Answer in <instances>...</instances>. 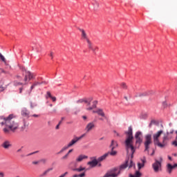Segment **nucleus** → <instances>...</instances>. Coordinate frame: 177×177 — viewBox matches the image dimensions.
<instances>
[{
    "label": "nucleus",
    "instance_id": "48",
    "mask_svg": "<svg viewBox=\"0 0 177 177\" xmlns=\"http://www.w3.org/2000/svg\"><path fill=\"white\" fill-rule=\"evenodd\" d=\"M53 53H50V56H51V59H53Z\"/></svg>",
    "mask_w": 177,
    "mask_h": 177
},
{
    "label": "nucleus",
    "instance_id": "29",
    "mask_svg": "<svg viewBox=\"0 0 177 177\" xmlns=\"http://www.w3.org/2000/svg\"><path fill=\"white\" fill-rule=\"evenodd\" d=\"M117 153V151H114V149H111V152H109V155H111V156H115Z\"/></svg>",
    "mask_w": 177,
    "mask_h": 177
},
{
    "label": "nucleus",
    "instance_id": "19",
    "mask_svg": "<svg viewBox=\"0 0 177 177\" xmlns=\"http://www.w3.org/2000/svg\"><path fill=\"white\" fill-rule=\"evenodd\" d=\"M84 159H88V156H86V155H80L76 158V162H82V160H84Z\"/></svg>",
    "mask_w": 177,
    "mask_h": 177
},
{
    "label": "nucleus",
    "instance_id": "40",
    "mask_svg": "<svg viewBox=\"0 0 177 177\" xmlns=\"http://www.w3.org/2000/svg\"><path fill=\"white\" fill-rule=\"evenodd\" d=\"M51 100H52V101H53V102H55L57 101L56 97H52V96H51Z\"/></svg>",
    "mask_w": 177,
    "mask_h": 177
},
{
    "label": "nucleus",
    "instance_id": "64",
    "mask_svg": "<svg viewBox=\"0 0 177 177\" xmlns=\"http://www.w3.org/2000/svg\"><path fill=\"white\" fill-rule=\"evenodd\" d=\"M169 133H167V136H169Z\"/></svg>",
    "mask_w": 177,
    "mask_h": 177
},
{
    "label": "nucleus",
    "instance_id": "17",
    "mask_svg": "<svg viewBox=\"0 0 177 177\" xmlns=\"http://www.w3.org/2000/svg\"><path fill=\"white\" fill-rule=\"evenodd\" d=\"M1 147H3V148H4L5 149H8L9 148H10V147H12V144L10 141H4V142H3V144L1 145Z\"/></svg>",
    "mask_w": 177,
    "mask_h": 177
},
{
    "label": "nucleus",
    "instance_id": "24",
    "mask_svg": "<svg viewBox=\"0 0 177 177\" xmlns=\"http://www.w3.org/2000/svg\"><path fill=\"white\" fill-rule=\"evenodd\" d=\"M142 163H138V169L140 170V169H142V167H144L145 164L146 163V158H144L143 159L141 160Z\"/></svg>",
    "mask_w": 177,
    "mask_h": 177
},
{
    "label": "nucleus",
    "instance_id": "54",
    "mask_svg": "<svg viewBox=\"0 0 177 177\" xmlns=\"http://www.w3.org/2000/svg\"><path fill=\"white\" fill-rule=\"evenodd\" d=\"M62 120H61V121L59 122V126H60V124H62Z\"/></svg>",
    "mask_w": 177,
    "mask_h": 177
},
{
    "label": "nucleus",
    "instance_id": "25",
    "mask_svg": "<svg viewBox=\"0 0 177 177\" xmlns=\"http://www.w3.org/2000/svg\"><path fill=\"white\" fill-rule=\"evenodd\" d=\"M109 152H107L106 153H104V155H102V156H100L98 158V162H102V160H104L107 156H109Z\"/></svg>",
    "mask_w": 177,
    "mask_h": 177
},
{
    "label": "nucleus",
    "instance_id": "11",
    "mask_svg": "<svg viewBox=\"0 0 177 177\" xmlns=\"http://www.w3.org/2000/svg\"><path fill=\"white\" fill-rule=\"evenodd\" d=\"M151 144H152V136L151 134H147L145 142V151L149 152Z\"/></svg>",
    "mask_w": 177,
    "mask_h": 177
},
{
    "label": "nucleus",
    "instance_id": "20",
    "mask_svg": "<svg viewBox=\"0 0 177 177\" xmlns=\"http://www.w3.org/2000/svg\"><path fill=\"white\" fill-rule=\"evenodd\" d=\"M32 49L34 50H36V52H41L43 47L41 46V44H35V46H33Z\"/></svg>",
    "mask_w": 177,
    "mask_h": 177
},
{
    "label": "nucleus",
    "instance_id": "36",
    "mask_svg": "<svg viewBox=\"0 0 177 177\" xmlns=\"http://www.w3.org/2000/svg\"><path fill=\"white\" fill-rule=\"evenodd\" d=\"M67 174H68V171H66L63 174H61V176H59V177H66V176H67Z\"/></svg>",
    "mask_w": 177,
    "mask_h": 177
},
{
    "label": "nucleus",
    "instance_id": "10",
    "mask_svg": "<svg viewBox=\"0 0 177 177\" xmlns=\"http://www.w3.org/2000/svg\"><path fill=\"white\" fill-rule=\"evenodd\" d=\"M136 145L140 147L143 141V136L141 131H137L135 134Z\"/></svg>",
    "mask_w": 177,
    "mask_h": 177
},
{
    "label": "nucleus",
    "instance_id": "37",
    "mask_svg": "<svg viewBox=\"0 0 177 177\" xmlns=\"http://www.w3.org/2000/svg\"><path fill=\"white\" fill-rule=\"evenodd\" d=\"M5 90V87H3V86L0 85V93H2L3 91H4Z\"/></svg>",
    "mask_w": 177,
    "mask_h": 177
},
{
    "label": "nucleus",
    "instance_id": "1",
    "mask_svg": "<svg viewBox=\"0 0 177 177\" xmlns=\"http://www.w3.org/2000/svg\"><path fill=\"white\" fill-rule=\"evenodd\" d=\"M1 126L6 125V127L3 129L4 134H10L11 131L15 133L19 127V123L16 117L14 115H10L8 118H4L3 121L0 122Z\"/></svg>",
    "mask_w": 177,
    "mask_h": 177
},
{
    "label": "nucleus",
    "instance_id": "59",
    "mask_svg": "<svg viewBox=\"0 0 177 177\" xmlns=\"http://www.w3.org/2000/svg\"><path fill=\"white\" fill-rule=\"evenodd\" d=\"M50 106H51V107L53 106V104H50Z\"/></svg>",
    "mask_w": 177,
    "mask_h": 177
},
{
    "label": "nucleus",
    "instance_id": "12",
    "mask_svg": "<svg viewBox=\"0 0 177 177\" xmlns=\"http://www.w3.org/2000/svg\"><path fill=\"white\" fill-rule=\"evenodd\" d=\"M167 169L169 174H171L173 170L177 169V163H174L173 165L171 163H167Z\"/></svg>",
    "mask_w": 177,
    "mask_h": 177
},
{
    "label": "nucleus",
    "instance_id": "7",
    "mask_svg": "<svg viewBox=\"0 0 177 177\" xmlns=\"http://www.w3.org/2000/svg\"><path fill=\"white\" fill-rule=\"evenodd\" d=\"M86 136V133H84V134H82V136H80V137H75V138L71 140V141L68 144V145H66V147H63V148H62V149L58 152V154L63 153L64 151H66L67 149H68V148H71V147H73V145H75V144L78 142L80 140H82V138H84V137H85Z\"/></svg>",
    "mask_w": 177,
    "mask_h": 177
},
{
    "label": "nucleus",
    "instance_id": "51",
    "mask_svg": "<svg viewBox=\"0 0 177 177\" xmlns=\"http://www.w3.org/2000/svg\"><path fill=\"white\" fill-rule=\"evenodd\" d=\"M73 177H79V175H78V174H75V175L73 176Z\"/></svg>",
    "mask_w": 177,
    "mask_h": 177
},
{
    "label": "nucleus",
    "instance_id": "27",
    "mask_svg": "<svg viewBox=\"0 0 177 177\" xmlns=\"http://www.w3.org/2000/svg\"><path fill=\"white\" fill-rule=\"evenodd\" d=\"M0 59L3 62L4 64H8V62L4 57V55H2L1 53H0Z\"/></svg>",
    "mask_w": 177,
    "mask_h": 177
},
{
    "label": "nucleus",
    "instance_id": "6",
    "mask_svg": "<svg viewBox=\"0 0 177 177\" xmlns=\"http://www.w3.org/2000/svg\"><path fill=\"white\" fill-rule=\"evenodd\" d=\"M80 31L82 33V38L83 39H86L88 49H91V50H93V52H95L96 49H98V48H97V47H93V44L92 41H91V39H89V38L88 37V34H86V31H85V30H84V28H80Z\"/></svg>",
    "mask_w": 177,
    "mask_h": 177
},
{
    "label": "nucleus",
    "instance_id": "60",
    "mask_svg": "<svg viewBox=\"0 0 177 177\" xmlns=\"http://www.w3.org/2000/svg\"><path fill=\"white\" fill-rule=\"evenodd\" d=\"M64 119H65L64 118H62V120H64Z\"/></svg>",
    "mask_w": 177,
    "mask_h": 177
},
{
    "label": "nucleus",
    "instance_id": "23",
    "mask_svg": "<svg viewBox=\"0 0 177 177\" xmlns=\"http://www.w3.org/2000/svg\"><path fill=\"white\" fill-rule=\"evenodd\" d=\"M93 113H97V115H100V116H102L103 118L105 116V113L102 109H97V111H93Z\"/></svg>",
    "mask_w": 177,
    "mask_h": 177
},
{
    "label": "nucleus",
    "instance_id": "56",
    "mask_svg": "<svg viewBox=\"0 0 177 177\" xmlns=\"http://www.w3.org/2000/svg\"><path fill=\"white\" fill-rule=\"evenodd\" d=\"M155 151H153L151 156L154 155Z\"/></svg>",
    "mask_w": 177,
    "mask_h": 177
},
{
    "label": "nucleus",
    "instance_id": "41",
    "mask_svg": "<svg viewBox=\"0 0 177 177\" xmlns=\"http://www.w3.org/2000/svg\"><path fill=\"white\" fill-rule=\"evenodd\" d=\"M23 90H24V86H22V87L19 88V94H21V93L23 92Z\"/></svg>",
    "mask_w": 177,
    "mask_h": 177
},
{
    "label": "nucleus",
    "instance_id": "53",
    "mask_svg": "<svg viewBox=\"0 0 177 177\" xmlns=\"http://www.w3.org/2000/svg\"><path fill=\"white\" fill-rule=\"evenodd\" d=\"M17 152H21V149H17Z\"/></svg>",
    "mask_w": 177,
    "mask_h": 177
},
{
    "label": "nucleus",
    "instance_id": "45",
    "mask_svg": "<svg viewBox=\"0 0 177 177\" xmlns=\"http://www.w3.org/2000/svg\"><path fill=\"white\" fill-rule=\"evenodd\" d=\"M39 115H36V114H35V115H32V118H39Z\"/></svg>",
    "mask_w": 177,
    "mask_h": 177
},
{
    "label": "nucleus",
    "instance_id": "33",
    "mask_svg": "<svg viewBox=\"0 0 177 177\" xmlns=\"http://www.w3.org/2000/svg\"><path fill=\"white\" fill-rule=\"evenodd\" d=\"M121 87L124 89L127 88V86L126 83H122Z\"/></svg>",
    "mask_w": 177,
    "mask_h": 177
},
{
    "label": "nucleus",
    "instance_id": "61",
    "mask_svg": "<svg viewBox=\"0 0 177 177\" xmlns=\"http://www.w3.org/2000/svg\"><path fill=\"white\" fill-rule=\"evenodd\" d=\"M174 156H177L176 153H174Z\"/></svg>",
    "mask_w": 177,
    "mask_h": 177
},
{
    "label": "nucleus",
    "instance_id": "35",
    "mask_svg": "<svg viewBox=\"0 0 177 177\" xmlns=\"http://www.w3.org/2000/svg\"><path fill=\"white\" fill-rule=\"evenodd\" d=\"M156 120H151V123L149 124V127H152L153 124H156Z\"/></svg>",
    "mask_w": 177,
    "mask_h": 177
},
{
    "label": "nucleus",
    "instance_id": "44",
    "mask_svg": "<svg viewBox=\"0 0 177 177\" xmlns=\"http://www.w3.org/2000/svg\"><path fill=\"white\" fill-rule=\"evenodd\" d=\"M0 177H5V174L3 171H0Z\"/></svg>",
    "mask_w": 177,
    "mask_h": 177
},
{
    "label": "nucleus",
    "instance_id": "4",
    "mask_svg": "<svg viewBox=\"0 0 177 177\" xmlns=\"http://www.w3.org/2000/svg\"><path fill=\"white\" fill-rule=\"evenodd\" d=\"M23 77V83H21L20 82H15V86H26L28 84L29 82H30V80L35 77L34 73H32V72H30V71H24Z\"/></svg>",
    "mask_w": 177,
    "mask_h": 177
},
{
    "label": "nucleus",
    "instance_id": "3",
    "mask_svg": "<svg viewBox=\"0 0 177 177\" xmlns=\"http://www.w3.org/2000/svg\"><path fill=\"white\" fill-rule=\"evenodd\" d=\"M162 134H163V130H160L159 131H157V133H155V134L153 135V144L154 145H157V147H159V148H165L167 145L168 137L167 136H165L162 138V142H160L159 138L162 136Z\"/></svg>",
    "mask_w": 177,
    "mask_h": 177
},
{
    "label": "nucleus",
    "instance_id": "30",
    "mask_svg": "<svg viewBox=\"0 0 177 177\" xmlns=\"http://www.w3.org/2000/svg\"><path fill=\"white\" fill-rule=\"evenodd\" d=\"M61 159L62 160H67V159H68V152H67L64 156H62Z\"/></svg>",
    "mask_w": 177,
    "mask_h": 177
},
{
    "label": "nucleus",
    "instance_id": "26",
    "mask_svg": "<svg viewBox=\"0 0 177 177\" xmlns=\"http://www.w3.org/2000/svg\"><path fill=\"white\" fill-rule=\"evenodd\" d=\"M52 170H53V167H51L50 169H47V170H45V171H44V173H42V174H40V177H45V176H46V174H48V173H49Z\"/></svg>",
    "mask_w": 177,
    "mask_h": 177
},
{
    "label": "nucleus",
    "instance_id": "38",
    "mask_svg": "<svg viewBox=\"0 0 177 177\" xmlns=\"http://www.w3.org/2000/svg\"><path fill=\"white\" fill-rule=\"evenodd\" d=\"M39 162H41L42 163L46 164V162H47V159H41V160H39Z\"/></svg>",
    "mask_w": 177,
    "mask_h": 177
},
{
    "label": "nucleus",
    "instance_id": "39",
    "mask_svg": "<svg viewBox=\"0 0 177 177\" xmlns=\"http://www.w3.org/2000/svg\"><path fill=\"white\" fill-rule=\"evenodd\" d=\"M40 163V160L32 162V165H39Z\"/></svg>",
    "mask_w": 177,
    "mask_h": 177
},
{
    "label": "nucleus",
    "instance_id": "13",
    "mask_svg": "<svg viewBox=\"0 0 177 177\" xmlns=\"http://www.w3.org/2000/svg\"><path fill=\"white\" fill-rule=\"evenodd\" d=\"M153 94H155V91L151 90L150 91H145L144 93L137 94L136 97H147V95H153Z\"/></svg>",
    "mask_w": 177,
    "mask_h": 177
},
{
    "label": "nucleus",
    "instance_id": "46",
    "mask_svg": "<svg viewBox=\"0 0 177 177\" xmlns=\"http://www.w3.org/2000/svg\"><path fill=\"white\" fill-rule=\"evenodd\" d=\"M73 149H70V150L68 151V156H69L70 153H71V152H73Z\"/></svg>",
    "mask_w": 177,
    "mask_h": 177
},
{
    "label": "nucleus",
    "instance_id": "31",
    "mask_svg": "<svg viewBox=\"0 0 177 177\" xmlns=\"http://www.w3.org/2000/svg\"><path fill=\"white\" fill-rule=\"evenodd\" d=\"M176 134H177V131H176ZM173 145H174L175 147H177V135L176 137V141L173 142Z\"/></svg>",
    "mask_w": 177,
    "mask_h": 177
},
{
    "label": "nucleus",
    "instance_id": "9",
    "mask_svg": "<svg viewBox=\"0 0 177 177\" xmlns=\"http://www.w3.org/2000/svg\"><path fill=\"white\" fill-rule=\"evenodd\" d=\"M162 158H160V160H155V162L153 163L152 167L153 169V171L155 173H158L160 171V170L162 169Z\"/></svg>",
    "mask_w": 177,
    "mask_h": 177
},
{
    "label": "nucleus",
    "instance_id": "57",
    "mask_svg": "<svg viewBox=\"0 0 177 177\" xmlns=\"http://www.w3.org/2000/svg\"><path fill=\"white\" fill-rule=\"evenodd\" d=\"M124 98H125V100H126L127 101H128L127 97H124Z\"/></svg>",
    "mask_w": 177,
    "mask_h": 177
},
{
    "label": "nucleus",
    "instance_id": "5",
    "mask_svg": "<svg viewBox=\"0 0 177 177\" xmlns=\"http://www.w3.org/2000/svg\"><path fill=\"white\" fill-rule=\"evenodd\" d=\"M128 166H129V162L127 161L123 165H121L119 170L118 169H113V170H111V171H109L108 173H106L104 176V177H118V176L120 174V171L122 170H124L125 169H127Z\"/></svg>",
    "mask_w": 177,
    "mask_h": 177
},
{
    "label": "nucleus",
    "instance_id": "50",
    "mask_svg": "<svg viewBox=\"0 0 177 177\" xmlns=\"http://www.w3.org/2000/svg\"><path fill=\"white\" fill-rule=\"evenodd\" d=\"M169 160H172L171 156H168Z\"/></svg>",
    "mask_w": 177,
    "mask_h": 177
},
{
    "label": "nucleus",
    "instance_id": "32",
    "mask_svg": "<svg viewBox=\"0 0 177 177\" xmlns=\"http://www.w3.org/2000/svg\"><path fill=\"white\" fill-rule=\"evenodd\" d=\"M85 170V167H79L78 169H76L77 171H83Z\"/></svg>",
    "mask_w": 177,
    "mask_h": 177
},
{
    "label": "nucleus",
    "instance_id": "28",
    "mask_svg": "<svg viewBox=\"0 0 177 177\" xmlns=\"http://www.w3.org/2000/svg\"><path fill=\"white\" fill-rule=\"evenodd\" d=\"M142 174L140 173V171H136V174L134 176L133 174H130L129 177H141Z\"/></svg>",
    "mask_w": 177,
    "mask_h": 177
},
{
    "label": "nucleus",
    "instance_id": "62",
    "mask_svg": "<svg viewBox=\"0 0 177 177\" xmlns=\"http://www.w3.org/2000/svg\"><path fill=\"white\" fill-rule=\"evenodd\" d=\"M117 136H119L118 133H117Z\"/></svg>",
    "mask_w": 177,
    "mask_h": 177
},
{
    "label": "nucleus",
    "instance_id": "22",
    "mask_svg": "<svg viewBox=\"0 0 177 177\" xmlns=\"http://www.w3.org/2000/svg\"><path fill=\"white\" fill-rule=\"evenodd\" d=\"M28 122H27L26 120H23V126L21 127V131H24L25 129H28Z\"/></svg>",
    "mask_w": 177,
    "mask_h": 177
},
{
    "label": "nucleus",
    "instance_id": "21",
    "mask_svg": "<svg viewBox=\"0 0 177 177\" xmlns=\"http://www.w3.org/2000/svg\"><path fill=\"white\" fill-rule=\"evenodd\" d=\"M118 147V144L117 141L112 140L111 144L110 145L111 149H115Z\"/></svg>",
    "mask_w": 177,
    "mask_h": 177
},
{
    "label": "nucleus",
    "instance_id": "55",
    "mask_svg": "<svg viewBox=\"0 0 177 177\" xmlns=\"http://www.w3.org/2000/svg\"><path fill=\"white\" fill-rule=\"evenodd\" d=\"M83 119L86 120V116H83Z\"/></svg>",
    "mask_w": 177,
    "mask_h": 177
},
{
    "label": "nucleus",
    "instance_id": "15",
    "mask_svg": "<svg viewBox=\"0 0 177 177\" xmlns=\"http://www.w3.org/2000/svg\"><path fill=\"white\" fill-rule=\"evenodd\" d=\"M21 114L23 118H30V111L26 108H24V109L21 110Z\"/></svg>",
    "mask_w": 177,
    "mask_h": 177
},
{
    "label": "nucleus",
    "instance_id": "8",
    "mask_svg": "<svg viewBox=\"0 0 177 177\" xmlns=\"http://www.w3.org/2000/svg\"><path fill=\"white\" fill-rule=\"evenodd\" d=\"M93 100V98H88V100H79L77 101V104H82V102H84L87 105V111H92L93 109H95L97 105V101H93L92 106H90L91 102H92Z\"/></svg>",
    "mask_w": 177,
    "mask_h": 177
},
{
    "label": "nucleus",
    "instance_id": "34",
    "mask_svg": "<svg viewBox=\"0 0 177 177\" xmlns=\"http://www.w3.org/2000/svg\"><path fill=\"white\" fill-rule=\"evenodd\" d=\"M133 166H135V163H133V160H131L130 165H129V169H131V167H133Z\"/></svg>",
    "mask_w": 177,
    "mask_h": 177
},
{
    "label": "nucleus",
    "instance_id": "2",
    "mask_svg": "<svg viewBox=\"0 0 177 177\" xmlns=\"http://www.w3.org/2000/svg\"><path fill=\"white\" fill-rule=\"evenodd\" d=\"M126 140L124 141L125 147L128 155H131V158H133V153L136 152V149L133 147V129L129 127L128 131H125Z\"/></svg>",
    "mask_w": 177,
    "mask_h": 177
},
{
    "label": "nucleus",
    "instance_id": "16",
    "mask_svg": "<svg viewBox=\"0 0 177 177\" xmlns=\"http://www.w3.org/2000/svg\"><path fill=\"white\" fill-rule=\"evenodd\" d=\"M44 82H34V83L32 84L31 87H30V90L28 92V94H31L32 90H34V88H35V87H37V86H39L40 84H43Z\"/></svg>",
    "mask_w": 177,
    "mask_h": 177
},
{
    "label": "nucleus",
    "instance_id": "42",
    "mask_svg": "<svg viewBox=\"0 0 177 177\" xmlns=\"http://www.w3.org/2000/svg\"><path fill=\"white\" fill-rule=\"evenodd\" d=\"M47 95L50 97L52 98L51 93L50 91L47 92Z\"/></svg>",
    "mask_w": 177,
    "mask_h": 177
},
{
    "label": "nucleus",
    "instance_id": "18",
    "mask_svg": "<svg viewBox=\"0 0 177 177\" xmlns=\"http://www.w3.org/2000/svg\"><path fill=\"white\" fill-rule=\"evenodd\" d=\"M88 165L91 167H95L98 165V160H97V159H93V160L88 162Z\"/></svg>",
    "mask_w": 177,
    "mask_h": 177
},
{
    "label": "nucleus",
    "instance_id": "47",
    "mask_svg": "<svg viewBox=\"0 0 177 177\" xmlns=\"http://www.w3.org/2000/svg\"><path fill=\"white\" fill-rule=\"evenodd\" d=\"M55 129L56 130H58L59 129V123L56 126Z\"/></svg>",
    "mask_w": 177,
    "mask_h": 177
},
{
    "label": "nucleus",
    "instance_id": "14",
    "mask_svg": "<svg viewBox=\"0 0 177 177\" xmlns=\"http://www.w3.org/2000/svg\"><path fill=\"white\" fill-rule=\"evenodd\" d=\"M93 129H95V123H93V122H91V123H88L85 130L86 133H89V131H91L92 130H93Z\"/></svg>",
    "mask_w": 177,
    "mask_h": 177
},
{
    "label": "nucleus",
    "instance_id": "52",
    "mask_svg": "<svg viewBox=\"0 0 177 177\" xmlns=\"http://www.w3.org/2000/svg\"><path fill=\"white\" fill-rule=\"evenodd\" d=\"M102 140H104V137H102L101 138H100V141H102Z\"/></svg>",
    "mask_w": 177,
    "mask_h": 177
},
{
    "label": "nucleus",
    "instance_id": "58",
    "mask_svg": "<svg viewBox=\"0 0 177 177\" xmlns=\"http://www.w3.org/2000/svg\"><path fill=\"white\" fill-rule=\"evenodd\" d=\"M21 158H24V155H21Z\"/></svg>",
    "mask_w": 177,
    "mask_h": 177
},
{
    "label": "nucleus",
    "instance_id": "49",
    "mask_svg": "<svg viewBox=\"0 0 177 177\" xmlns=\"http://www.w3.org/2000/svg\"><path fill=\"white\" fill-rule=\"evenodd\" d=\"M16 77H17V79H21V77L19 75H17Z\"/></svg>",
    "mask_w": 177,
    "mask_h": 177
},
{
    "label": "nucleus",
    "instance_id": "63",
    "mask_svg": "<svg viewBox=\"0 0 177 177\" xmlns=\"http://www.w3.org/2000/svg\"><path fill=\"white\" fill-rule=\"evenodd\" d=\"M29 155H30V156H31V155H32V153H29Z\"/></svg>",
    "mask_w": 177,
    "mask_h": 177
},
{
    "label": "nucleus",
    "instance_id": "43",
    "mask_svg": "<svg viewBox=\"0 0 177 177\" xmlns=\"http://www.w3.org/2000/svg\"><path fill=\"white\" fill-rule=\"evenodd\" d=\"M85 173H82L81 174H78V177H84Z\"/></svg>",
    "mask_w": 177,
    "mask_h": 177
}]
</instances>
